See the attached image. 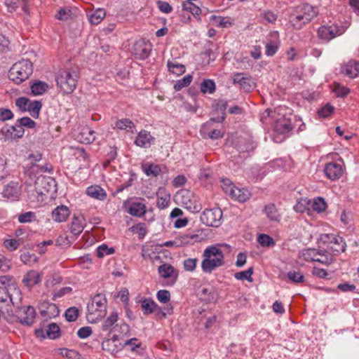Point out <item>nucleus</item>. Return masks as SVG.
<instances>
[{"mask_svg":"<svg viewBox=\"0 0 359 359\" xmlns=\"http://www.w3.org/2000/svg\"><path fill=\"white\" fill-rule=\"evenodd\" d=\"M15 105L22 111H29L33 118H38L42 104L40 101H31L25 97H20L15 100Z\"/></svg>","mask_w":359,"mask_h":359,"instance_id":"7","label":"nucleus"},{"mask_svg":"<svg viewBox=\"0 0 359 359\" xmlns=\"http://www.w3.org/2000/svg\"><path fill=\"white\" fill-rule=\"evenodd\" d=\"M85 222V219L82 215H74L70 226L71 233L75 236L80 234L83 230Z\"/></svg>","mask_w":359,"mask_h":359,"instance_id":"25","label":"nucleus"},{"mask_svg":"<svg viewBox=\"0 0 359 359\" xmlns=\"http://www.w3.org/2000/svg\"><path fill=\"white\" fill-rule=\"evenodd\" d=\"M56 183L55 181L49 177L39 176L35 181V191L41 196L55 191Z\"/></svg>","mask_w":359,"mask_h":359,"instance_id":"9","label":"nucleus"},{"mask_svg":"<svg viewBox=\"0 0 359 359\" xmlns=\"http://www.w3.org/2000/svg\"><path fill=\"white\" fill-rule=\"evenodd\" d=\"M70 211L66 205H61L56 207L52 212V219L57 222H62L67 220Z\"/></svg>","mask_w":359,"mask_h":359,"instance_id":"23","label":"nucleus"},{"mask_svg":"<svg viewBox=\"0 0 359 359\" xmlns=\"http://www.w3.org/2000/svg\"><path fill=\"white\" fill-rule=\"evenodd\" d=\"M115 127L119 130H128L133 128L135 125L130 119L122 118L116 121Z\"/></svg>","mask_w":359,"mask_h":359,"instance_id":"44","label":"nucleus"},{"mask_svg":"<svg viewBox=\"0 0 359 359\" xmlns=\"http://www.w3.org/2000/svg\"><path fill=\"white\" fill-rule=\"evenodd\" d=\"M334 91L337 97H341L346 96L350 92L348 88L340 85H337L334 88Z\"/></svg>","mask_w":359,"mask_h":359,"instance_id":"64","label":"nucleus"},{"mask_svg":"<svg viewBox=\"0 0 359 359\" xmlns=\"http://www.w3.org/2000/svg\"><path fill=\"white\" fill-rule=\"evenodd\" d=\"M36 337L38 338L44 339L46 337L51 339H55L60 336V329L59 326L52 323L48 324L46 330L39 328L35 330Z\"/></svg>","mask_w":359,"mask_h":359,"instance_id":"14","label":"nucleus"},{"mask_svg":"<svg viewBox=\"0 0 359 359\" xmlns=\"http://www.w3.org/2000/svg\"><path fill=\"white\" fill-rule=\"evenodd\" d=\"M36 219V215L32 212H27L22 214H20L18 216V221L20 223H27L34 221Z\"/></svg>","mask_w":359,"mask_h":359,"instance_id":"56","label":"nucleus"},{"mask_svg":"<svg viewBox=\"0 0 359 359\" xmlns=\"http://www.w3.org/2000/svg\"><path fill=\"white\" fill-rule=\"evenodd\" d=\"M15 309V311L11 308L9 320L11 322H20L23 325H32L36 318V311L34 307L31 306L19 307L18 304L13 306Z\"/></svg>","mask_w":359,"mask_h":359,"instance_id":"5","label":"nucleus"},{"mask_svg":"<svg viewBox=\"0 0 359 359\" xmlns=\"http://www.w3.org/2000/svg\"><path fill=\"white\" fill-rule=\"evenodd\" d=\"M151 50V44L144 39L137 41L133 46V53L139 60H144L149 57Z\"/></svg>","mask_w":359,"mask_h":359,"instance_id":"12","label":"nucleus"},{"mask_svg":"<svg viewBox=\"0 0 359 359\" xmlns=\"http://www.w3.org/2000/svg\"><path fill=\"white\" fill-rule=\"evenodd\" d=\"M233 83L238 85L239 87L246 92L252 90L255 86V82L252 76L244 73H235L232 76Z\"/></svg>","mask_w":359,"mask_h":359,"instance_id":"11","label":"nucleus"},{"mask_svg":"<svg viewBox=\"0 0 359 359\" xmlns=\"http://www.w3.org/2000/svg\"><path fill=\"white\" fill-rule=\"evenodd\" d=\"M201 269L204 273H211L216 268L224 264L223 252L215 245L206 248L203 254Z\"/></svg>","mask_w":359,"mask_h":359,"instance_id":"3","label":"nucleus"},{"mask_svg":"<svg viewBox=\"0 0 359 359\" xmlns=\"http://www.w3.org/2000/svg\"><path fill=\"white\" fill-rule=\"evenodd\" d=\"M33 72L32 63L29 60L15 62L8 72V77L17 84L27 80Z\"/></svg>","mask_w":359,"mask_h":359,"instance_id":"4","label":"nucleus"},{"mask_svg":"<svg viewBox=\"0 0 359 359\" xmlns=\"http://www.w3.org/2000/svg\"><path fill=\"white\" fill-rule=\"evenodd\" d=\"M212 20L215 21V25L217 27L226 28L232 25L233 22H231L229 18H223V17H216L212 16Z\"/></svg>","mask_w":359,"mask_h":359,"instance_id":"48","label":"nucleus"},{"mask_svg":"<svg viewBox=\"0 0 359 359\" xmlns=\"http://www.w3.org/2000/svg\"><path fill=\"white\" fill-rule=\"evenodd\" d=\"M215 90V82L211 79H205L201 84V91L203 93L212 94Z\"/></svg>","mask_w":359,"mask_h":359,"instance_id":"40","label":"nucleus"},{"mask_svg":"<svg viewBox=\"0 0 359 359\" xmlns=\"http://www.w3.org/2000/svg\"><path fill=\"white\" fill-rule=\"evenodd\" d=\"M118 319V315L116 311H113L102 323L101 329L105 332H112L118 326L116 324Z\"/></svg>","mask_w":359,"mask_h":359,"instance_id":"22","label":"nucleus"},{"mask_svg":"<svg viewBox=\"0 0 359 359\" xmlns=\"http://www.w3.org/2000/svg\"><path fill=\"white\" fill-rule=\"evenodd\" d=\"M156 298L161 303L166 304L170 299V293L167 290H161L158 291Z\"/></svg>","mask_w":359,"mask_h":359,"instance_id":"55","label":"nucleus"},{"mask_svg":"<svg viewBox=\"0 0 359 359\" xmlns=\"http://www.w3.org/2000/svg\"><path fill=\"white\" fill-rule=\"evenodd\" d=\"M41 281V274L34 270L28 271L22 278V283L26 287L29 288H31L35 285L39 284Z\"/></svg>","mask_w":359,"mask_h":359,"instance_id":"24","label":"nucleus"},{"mask_svg":"<svg viewBox=\"0 0 359 359\" xmlns=\"http://www.w3.org/2000/svg\"><path fill=\"white\" fill-rule=\"evenodd\" d=\"M293 128L292 121L290 118L282 117L278 118L274 125V130L276 132L285 134L290 132Z\"/></svg>","mask_w":359,"mask_h":359,"instance_id":"21","label":"nucleus"},{"mask_svg":"<svg viewBox=\"0 0 359 359\" xmlns=\"http://www.w3.org/2000/svg\"><path fill=\"white\" fill-rule=\"evenodd\" d=\"M48 88V84L43 81H37L31 85L32 93L34 95H40L44 93Z\"/></svg>","mask_w":359,"mask_h":359,"instance_id":"36","label":"nucleus"},{"mask_svg":"<svg viewBox=\"0 0 359 359\" xmlns=\"http://www.w3.org/2000/svg\"><path fill=\"white\" fill-rule=\"evenodd\" d=\"M224 191L240 202H245L250 197V193L248 190L241 189L233 186L226 187L224 189Z\"/></svg>","mask_w":359,"mask_h":359,"instance_id":"18","label":"nucleus"},{"mask_svg":"<svg viewBox=\"0 0 359 359\" xmlns=\"http://www.w3.org/2000/svg\"><path fill=\"white\" fill-rule=\"evenodd\" d=\"M123 348V343L120 341L119 337L116 334H114L111 339L104 340L102 343V350L110 354H115Z\"/></svg>","mask_w":359,"mask_h":359,"instance_id":"15","label":"nucleus"},{"mask_svg":"<svg viewBox=\"0 0 359 359\" xmlns=\"http://www.w3.org/2000/svg\"><path fill=\"white\" fill-rule=\"evenodd\" d=\"M86 194L89 196L100 201H104L107 197L106 191L98 185L88 187L86 189Z\"/></svg>","mask_w":359,"mask_h":359,"instance_id":"27","label":"nucleus"},{"mask_svg":"<svg viewBox=\"0 0 359 359\" xmlns=\"http://www.w3.org/2000/svg\"><path fill=\"white\" fill-rule=\"evenodd\" d=\"M253 273V269L249 268L246 271L237 272L234 274V277L237 280H246L249 282H252V275Z\"/></svg>","mask_w":359,"mask_h":359,"instance_id":"45","label":"nucleus"},{"mask_svg":"<svg viewBox=\"0 0 359 359\" xmlns=\"http://www.w3.org/2000/svg\"><path fill=\"white\" fill-rule=\"evenodd\" d=\"M60 354L66 357L69 359H80V355L79 353L74 351V350H70L67 348H62L60 350Z\"/></svg>","mask_w":359,"mask_h":359,"instance_id":"54","label":"nucleus"},{"mask_svg":"<svg viewBox=\"0 0 359 359\" xmlns=\"http://www.w3.org/2000/svg\"><path fill=\"white\" fill-rule=\"evenodd\" d=\"M311 207L313 210L318 212H322L326 209L327 204L324 198L318 197L313 200Z\"/></svg>","mask_w":359,"mask_h":359,"instance_id":"43","label":"nucleus"},{"mask_svg":"<svg viewBox=\"0 0 359 359\" xmlns=\"http://www.w3.org/2000/svg\"><path fill=\"white\" fill-rule=\"evenodd\" d=\"M170 203V195H164L163 196H158L156 205L160 209L165 208Z\"/></svg>","mask_w":359,"mask_h":359,"instance_id":"58","label":"nucleus"},{"mask_svg":"<svg viewBox=\"0 0 359 359\" xmlns=\"http://www.w3.org/2000/svg\"><path fill=\"white\" fill-rule=\"evenodd\" d=\"M318 15V8L309 4L296 6L289 15V20L294 28L302 29Z\"/></svg>","mask_w":359,"mask_h":359,"instance_id":"1","label":"nucleus"},{"mask_svg":"<svg viewBox=\"0 0 359 359\" xmlns=\"http://www.w3.org/2000/svg\"><path fill=\"white\" fill-rule=\"evenodd\" d=\"M17 121L18 123H19L21 125L22 128H24V127L28 128H34L36 126V123L29 117H22L21 118L18 119Z\"/></svg>","mask_w":359,"mask_h":359,"instance_id":"57","label":"nucleus"},{"mask_svg":"<svg viewBox=\"0 0 359 359\" xmlns=\"http://www.w3.org/2000/svg\"><path fill=\"white\" fill-rule=\"evenodd\" d=\"M65 317L68 322H74L79 317V309L72 306L67 309L65 313Z\"/></svg>","mask_w":359,"mask_h":359,"instance_id":"47","label":"nucleus"},{"mask_svg":"<svg viewBox=\"0 0 359 359\" xmlns=\"http://www.w3.org/2000/svg\"><path fill=\"white\" fill-rule=\"evenodd\" d=\"M114 252L113 248H108L105 244L100 245L97 248V255L100 258H102L105 255H112Z\"/></svg>","mask_w":359,"mask_h":359,"instance_id":"51","label":"nucleus"},{"mask_svg":"<svg viewBox=\"0 0 359 359\" xmlns=\"http://www.w3.org/2000/svg\"><path fill=\"white\" fill-rule=\"evenodd\" d=\"M154 143V137L150 134L149 132L146 130L140 131L135 140V144L142 148L150 147Z\"/></svg>","mask_w":359,"mask_h":359,"instance_id":"19","label":"nucleus"},{"mask_svg":"<svg viewBox=\"0 0 359 359\" xmlns=\"http://www.w3.org/2000/svg\"><path fill=\"white\" fill-rule=\"evenodd\" d=\"M222 211L220 208L205 209L201 215V221L208 226L218 227L222 224Z\"/></svg>","mask_w":359,"mask_h":359,"instance_id":"8","label":"nucleus"},{"mask_svg":"<svg viewBox=\"0 0 359 359\" xmlns=\"http://www.w3.org/2000/svg\"><path fill=\"white\" fill-rule=\"evenodd\" d=\"M95 132L88 128H83L82 132L78 136V139L80 142L86 144H90L93 142L95 137L94 135Z\"/></svg>","mask_w":359,"mask_h":359,"instance_id":"35","label":"nucleus"},{"mask_svg":"<svg viewBox=\"0 0 359 359\" xmlns=\"http://www.w3.org/2000/svg\"><path fill=\"white\" fill-rule=\"evenodd\" d=\"M92 334V329L89 326H85L81 327L78 332L77 335L81 339H86Z\"/></svg>","mask_w":359,"mask_h":359,"instance_id":"62","label":"nucleus"},{"mask_svg":"<svg viewBox=\"0 0 359 359\" xmlns=\"http://www.w3.org/2000/svg\"><path fill=\"white\" fill-rule=\"evenodd\" d=\"M168 68L170 72H171L172 74H177V75H181L183 73L185 72V66L175 62H172L170 61L168 62L167 64Z\"/></svg>","mask_w":359,"mask_h":359,"instance_id":"38","label":"nucleus"},{"mask_svg":"<svg viewBox=\"0 0 359 359\" xmlns=\"http://www.w3.org/2000/svg\"><path fill=\"white\" fill-rule=\"evenodd\" d=\"M264 212L266 217L273 222H280L281 215L274 203H269L265 205Z\"/></svg>","mask_w":359,"mask_h":359,"instance_id":"29","label":"nucleus"},{"mask_svg":"<svg viewBox=\"0 0 359 359\" xmlns=\"http://www.w3.org/2000/svg\"><path fill=\"white\" fill-rule=\"evenodd\" d=\"M44 306H46V309H41L40 311L43 317L51 318L58 316L60 310L55 304L47 303L44 304Z\"/></svg>","mask_w":359,"mask_h":359,"instance_id":"33","label":"nucleus"},{"mask_svg":"<svg viewBox=\"0 0 359 359\" xmlns=\"http://www.w3.org/2000/svg\"><path fill=\"white\" fill-rule=\"evenodd\" d=\"M197 258H188L183 262L184 269L187 271L192 272L196 269L197 263Z\"/></svg>","mask_w":359,"mask_h":359,"instance_id":"52","label":"nucleus"},{"mask_svg":"<svg viewBox=\"0 0 359 359\" xmlns=\"http://www.w3.org/2000/svg\"><path fill=\"white\" fill-rule=\"evenodd\" d=\"M0 283L1 286H6L7 290L11 292L14 291V289H18L14 283L13 277L11 276H0Z\"/></svg>","mask_w":359,"mask_h":359,"instance_id":"39","label":"nucleus"},{"mask_svg":"<svg viewBox=\"0 0 359 359\" xmlns=\"http://www.w3.org/2000/svg\"><path fill=\"white\" fill-rule=\"evenodd\" d=\"M3 196L8 199L15 201L18 198L20 195V187L18 183L11 182L8 184L3 189Z\"/></svg>","mask_w":359,"mask_h":359,"instance_id":"20","label":"nucleus"},{"mask_svg":"<svg viewBox=\"0 0 359 359\" xmlns=\"http://www.w3.org/2000/svg\"><path fill=\"white\" fill-rule=\"evenodd\" d=\"M128 212L133 216L142 217L146 212V206L140 202H133L128 208Z\"/></svg>","mask_w":359,"mask_h":359,"instance_id":"31","label":"nucleus"},{"mask_svg":"<svg viewBox=\"0 0 359 359\" xmlns=\"http://www.w3.org/2000/svg\"><path fill=\"white\" fill-rule=\"evenodd\" d=\"M342 33L343 30L336 25L330 26L323 25L318 29V36L325 41H330L337 36L341 35Z\"/></svg>","mask_w":359,"mask_h":359,"instance_id":"13","label":"nucleus"},{"mask_svg":"<svg viewBox=\"0 0 359 359\" xmlns=\"http://www.w3.org/2000/svg\"><path fill=\"white\" fill-rule=\"evenodd\" d=\"M334 107L327 103L318 111V114L320 117L327 118L334 112Z\"/></svg>","mask_w":359,"mask_h":359,"instance_id":"53","label":"nucleus"},{"mask_svg":"<svg viewBox=\"0 0 359 359\" xmlns=\"http://www.w3.org/2000/svg\"><path fill=\"white\" fill-rule=\"evenodd\" d=\"M13 118V114L10 109L6 108H0V120L1 121L11 120Z\"/></svg>","mask_w":359,"mask_h":359,"instance_id":"60","label":"nucleus"},{"mask_svg":"<svg viewBox=\"0 0 359 359\" xmlns=\"http://www.w3.org/2000/svg\"><path fill=\"white\" fill-rule=\"evenodd\" d=\"M287 277L290 280L294 283H302L304 280V276L299 271H291L287 273Z\"/></svg>","mask_w":359,"mask_h":359,"instance_id":"49","label":"nucleus"},{"mask_svg":"<svg viewBox=\"0 0 359 359\" xmlns=\"http://www.w3.org/2000/svg\"><path fill=\"white\" fill-rule=\"evenodd\" d=\"M192 81V76L188 74L182 79L178 80L174 85V89L176 91L181 90L183 88L188 86Z\"/></svg>","mask_w":359,"mask_h":359,"instance_id":"41","label":"nucleus"},{"mask_svg":"<svg viewBox=\"0 0 359 359\" xmlns=\"http://www.w3.org/2000/svg\"><path fill=\"white\" fill-rule=\"evenodd\" d=\"M71 11L69 9L61 8L55 15V18L60 20H66L70 17Z\"/></svg>","mask_w":359,"mask_h":359,"instance_id":"63","label":"nucleus"},{"mask_svg":"<svg viewBox=\"0 0 359 359\" xmlns=\"http://www.w3.org/2000/svg\"><path fill=\"white\" fill-rule=\"evenodd\" d=\"M182 10L189 11L194 15H200L201 10L193 3L186 1L182 4Z\"/></svg>","mask_w":359,"mask_h":359,"instance_id":"46","label":"nucleus"},{"mask_svg":"<svg viewBox=\"0 0 359 359\" xmlns=\"http://www.w3.org/2000/svg\"><path fill=\"white\" fill-rule=\"evenodd\" d=\"M158 273L163 278H171L175 283L178 278V271L170 264H163L158 266Z\"/></svg>","mask_w":359,"mask_h":359,"instance_id":"17","label":"nucleus"},{"mask_svg":"<svg viewBox=\"0 0 359 359\" xmlns=\"http://www.w3.org/2000/svg\"><path fill=\"white\" fill-rule=\"evenodd\" d=\"M79 78V69L72 67L60 69L56 76L57 86L66 94L72 93L76 87Z\"/></svg>","mask_w":359,"mask_h":359,"instance_id":"2","label":"nucleus"},{"mask_svg":"<svg viewBox=\"0 0 359 359\" xmlns=\"http://www.w3.org/2000/svg\"><path fill=\"white\" fill-rule=\"evenodd\" d=\"M279 47V43L277 41H270L266 44V51L265 54L267 56H273L274 55Z\"/></svg>","mask_w":359,"mask_h":359,"instance_id":"50","label":"nucleus"},{"mask_svg":"<svg viewBox=\"0 0 359 359\" xmlns=\"http://www.w3.org/2000/svg\"><path fill=\"white\" fill-rule=\"evenodd\" d=\"M24 133V128H22L21 125L19 123H18L17 121L15 125L10 126L7 129L6 132V136L8 138L16 139L22 137Z\"/></svg>","mask_w":359,"mask_h":359,"instance_id":"30","label":"nucleus"},{"mask_svg":"<svg viewBox=\"0 0 359 359\" xmlns=\"http://www.w3.org/2000/svg\"><path fill=\"white\" fill-rule=\"evenodd\" d=\"M20 260L25 264H29L32 262L36 261V257L34 254L24 252L20 255Z\"/></svg>","mask_w":359,"mask_h":359,"instance_id":"59","label":"nucleus"},{"mask_svg":"<svg viewBox=\"0 0 359 359\" xmlns=\"http://www.w3.org/2000/svg\"><path fill=\"white\" fill-rule=\"evenodd\" d=\"M141 307L144 315H149L153 313L158 305L151 299H143L140 301Z\"/></svg>","mask_w":359,"mask_h":359,"instance_id":"34","label":"nucleus"},{"mask_svg":"<svg viewBox=\"0 0 359 359\" xmlns=\"http://www.w3.org/2000/svg\"><path fill=\"white\" fill-rule=\"evenodd\" d=\"M342 72L351 78L356 77L359 74V62L349 61L342 67Z\"/></svg>","mask_w":359,"mask_h":359,"instance_id":"26","label":"nucleus"},{"mask_svg":"<svg viewBox=\"0 0 359 359\" xmlns=\"http://www.w3.org/2000/svg\"><path fill=\"white\" fill-rule=\"evenodd\" d=\"M141 168L146 175L149 177H157L161 172V169L158 165L148 162L142 163Z\"/></svg>","mask_w":359,"mask_h":359,"instance_id":"32","label":"nucleus"},{"mask_svg":"<svg viewBox=\"0 0 359 359\" xmlns=\"http://www.w3.org/2000/svg\"><path fill=\"white\" fill-rule=\"evenodd\" d=\"M334 236L335 235L332 233L321 234L318 238V242L323 244H328L331 245Z\"/></svg>","mask_w":359,"mask_h":359,"instance_id":"61","label":"nucleus"},{"mask_svg":"<svg viewBox=\"0 0 359 359\" xmlns=\"http://www.w3.org/2000/svg\"><path fill=\"white\" fill-rule=\"evenodd\" d=\"M330 249L336 255L344 252L346 249L345 240L342 237L335 235L332 243L330 245Z\"/></svg>","mask_w":359,"mask_h":359,"instance_id":"28","label":"nucleus"},{"mask_svg":"<svg viewBox=\"0 0 359 359\" xmlns=\"http://www.w3.org/2000/svg\"><path fill=\"white\" fill-rule=\"evenodd\" d=\"M105 15L104 9H97L90 15L89 21L92 25H97L105 17Z\"/></svg>","mask_w":359,"mask_h":359,"instance_id":"37","label":"nucleus"},{"mask_svg":"<svg viewBox=\"0 0 359 359\" xmlns=\"http://www.w3.org/2000/svg\"><path fill=\"white\" fill-rule=\"evenodd\" d=\"M258 243L264 247H273L275 245V241L270 236L267 234H260L257 238Z\"/></svg>","mask_w":359,"mask_h":359,"instance_id":"42","label":"nucleus"},{"mask_svg":"<svg viewBox=\"0 0 359 359\" xmlns=\"http://www.w3.org/2000/svg\"><path fill=\"white\" fill-rule=\"evenodd\" d=\"M324 172L327 178L331 180H336L341 177L344 170L341 164L331 162L325 165Z\"/></svg>","mask_w":359,"mask_h":359,"instance_id":"16","label":"nucleus"},{"mask_svg":"<svg viewBox=\"0 0 359 359\" xmlns=\"http://www.w3.org/2000/svg\"><path fill=\"white\" fill-rule=\"evenodd\" d=\"M180 203L182 206L191 212H198L201 209V205L198 202L194 194L189 191H182L179 194Z\"/></svg>","mask_w":359,"mask_h":359,"instance_id":"10","label":"nucleus"},{"mask_svg":"<svg viewBox=\"0 0 359 359\" xmlns=\"http://www.w3.org/2000/svg\"><path fill=\"white\" fill-rule=\"evenodd\" d=\"M88 316L93 320L102 318L106 314L107 299L104 294H97L95 295L90 302L88 304Z\"/></svg>","mask_w":359,"mask_h":359,"instance_id":"6","label":"nucleus"}]
</instances>
